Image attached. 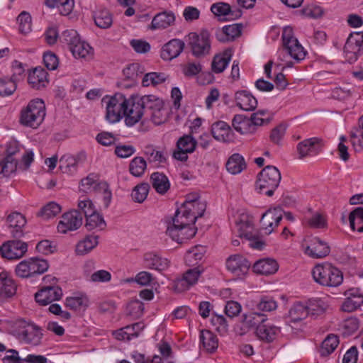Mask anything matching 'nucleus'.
<instances>
[{"label": "nucleus", "mask_w": 363, "mask_h": 363, "mask_svg": "<svg viewBox=\"0 0 363 363\" xmlns=\"http://www.w3.org/2000/svg\"><path fill=\"white\" fill-rule=\"evenodd\" d=\"M203 269L201 266L190 267L183 273V291L189 290L197 284Z\"/></svg>", "instance_id": "nucleus-37"}, {"label": "nucleus", "mask_w": 363, "mask_h": 363, "mask_svg": "<svg viewBox=\"0 0 363 363\" xmlns=\"http://www.w3.org/2000/svg\"><path fill=\"white\" fill-rule=\"evenodd\" d=\"M345 300L342 304L341 308L345 312H352L357 309L363 303V296L357 289H350L345 292Z\"/></svg>", "instance_id": "nucleus-22"}, {"label": "nucleus", "mask_w": 363, "mask_h": 363, "mask_svg": "<svg viewBox=\"0 0 363 363\" xmlns=\"http://www.w3.org/2000/svg\"><path fill=\"white\" fill-rule=\"evenodd\" d=\"M18 168V163L14 158L11 156H6L0 162V178L10 177Z\"/></svg>", "instance_id": "nucleus-47"}, {"label": "nucleus", "mask_w": 363, "mask_h": 363, "mask_svg": "<svg viewBox=\"0 0 363 363\" xmlns=\"http://www.w3.org/2000/svg\"><path fill=\"white\" fill-rule=\"evenodd\" d=\"M206 252V248L203 245H196L187 250L184 260L187 266L190 267H195L199 266V261L201 260Z\"/></svg>", "instance_id": "nucleus-36"}, {"label": "nucleus", "mask_w": 363, "mask_h": 363, "mask_svg": "<svg viewBox=\"0 0 363 363\" xmlns=\"http://www.w3.org/2000/svg\"><path fill=\"white\" fill-rule=\"evenodd\" d=\"M339 344L338 337L335 335L330 334L322 342L320 349V354L322 356H328L331 354Z\"/></svg>", "instance_id": "nucleus-55"}, {"label": "nucleus", "mask_w": 363, "mask_h": 363, "mask_svg": "<svg viewBox=\"0 0 363 363\" xmlns=\"http://www.w3.org/2000/svg\"><path fill=\"white\" fill-rule=\"evenodd\" d=\"M264 320H267L266 316L259 313H249L243 315L240 325V335L247 333L252 329L257 330Z\"/></svg>", "instance_id": "nucleus-20"}, {"label": "nucleus", "mask_w": 363, "mask_h": 363, "mask_svg": "<svg viewBox=\"0 0 363 363\" xmlns=\"http://www.w3.org/2000/svg\"><path fill=\"white\" fill-rule=\"evenodd\" d=\"M237 225L239 228L240 234L239 236L242 238H245L249 240L250 245L251 247L255 249L260 250L264 246V242L259 240L257 237L253 234L251 231L247 230L248 229L252 228V224L250 221L240 222L237 223Z\"/></svg>", "instance_id": "nucleus-24"}, {"label": "nucleus", "mask_w": 363, "mask_h": 363, "mask_svg": "<svg viewBox=\"0 0 363 363\" xmlns=\"http://www.w3.org/2000/svg\"><path fill=\"white\" fill-rule=\"evenodd\" d=\"M17 21L18 22L19 30L21 33L26 34L31 30L32 19L28 12H21L17 18Z\"/></svg>", "instance_id": "nucleus-62"}, {"label": "nucleus", "mask_w": 363, "mask_h": 363, "mask_svg": "<svg viewBox=\"0 0 363 363\" xmlns=\"http://www.w3.org/2000/svg\"><path fill=\"white\" fill-rule=\"evenodd\" d=\"M32 267L33 277L35 274H41L46 272L49 264L45 259L38 257L30 258Z\"/></svg>", "instance_id": "nucleus-64"}, {"label": "nucleus", "mask_w": 363, "mask_h": 363, "mask_svg": "<svg viewBox=\"0 0 363 363\" xmlns=\"http://www.w3.org/2000/svg\"><path fill=\"white\" fill-rule=\"evenodd\" d=\"M282 216L283 211L279 207L269 209L262 215L260 222L267 234L272 233L274 229L279 225Z\"/></svg>", "instance_id": "nucleus-16"}, {"label": "nucleus", "mask_w": 363, "mask_h": 363, "mask_svg": "<svg viewBox=\"0 0 363 363\" xmlns=\"http://www.w3.org/2000/svg\"><path fill=\"white\" fill-rule=\"evenodd\" d=\"M235 99L237 106L246 111H253L257 106L256 98L245 90L237 91L235 95Z\"/></svg>", "instance_id": "nucleus-26"}, {"label": "nucleus", "mask_w": 363, "mask_h": 363, "mask_svg": "<svg viewBox=\"0 0 363 363\" xmlns=\"http://www.w3.org/2000/svg\"><path fill=\"white\" fill-rule=\"evenodd\" d=\"M200 196L198 192L194 191L187 194L185 196V200L183 202V208H189L192 206L194 214L191 215V220H196L198 218L201 217L205 211V204L200 201Z\"/></svg>", "instance_id": "nucleus-21"}, {"label": "nucleus", "mask_w": 363, "mask_h": 363, "mask_svg": "<svg viewBox=\"0 0 363 363\" xmlns=\"http://www.w3.org/2000/svg\"><path fill=\"white\" fill-rule=\"evenodd\" d=\"M48 72L42 68H35L30 72L28 77V82L35 89H40L48 83Z\"/></svg>", "instance_id": "nucleus-30"}, {"label": "nucleus", "mask_w": 363, "mask_h": 363, "mask_svg": "<svg viewBox=\"0 0 363 363\" xmlns=\"http://www.w3.org/2000/svg\"><path fill=\"white\" fill-rule=\"evenodd\" d=\"M60 211L61 207L58 203L55 202H50L40 209L38 216L45 220H47L55 217L60 213Z\"/></svg>", "instance_id": "nucleus-58"}, {"label": "nucleus", "mask_w": 363, "mask_h": 363, "mask_svg": "<svg viewBox=\"0 0 363 363\" xmlns=\"http://www.w3.org/2000/svg\"><path fill=\"white\" fill-rule=\"evenodd\" d=\"M45 115L44 101L40 99H35L21 109L19 122L23 126L37 128L43 122Z\"/></svg>", "instance_id": "nucleus-1"}, {"label": "nucleus", "mask_w": 363, "mask_h": 363, "mask_svg": "<svg viewBox=\"0 0 363 363\" xmlns=\"http://www.w3.org/2000/svg\"><path fill=\"white\" fill-rule=\"evenodd\" d=\"M278 268L279 266L276 260L269 258L258 260L253 265V271L256 274L263 275L274 274Z\"/></svg>", "instance_id": "nucleus-32"}, {"label": "nucleus", "mask_w": 363, "mask_h": 363, "mask_svg": "<svg viewBox=\"0 0 363 363\" xmlns=\"http://www.w3.org/2000/svg\"><path fill=\"white\" fill-rule=\"evenodd\" d=\"M144 113V108L140 96H131L125 100L123 116L128 126H133L138 123Z\"/></svg>", "instance_id": "nucleus-7"}, {"label": "nucleus", "mask_w": 363, "mask_h": 363, "mask_svg": "<svg viewBox=\"0 0 363 363\" xmlns=\"http://www.w3.org/2000/svg\"><path fill=\"white\" fill-rule=\"evenodd\" d=\"M95 24L100 28H108L113 23L112 17L108 10L102 9L96 12L94 15Z\"/></svg>", "instance_id": "nucleus-51"}, {"label": "nucleus", "mask_w": 363, "mask_h": 363, "mask_svg": "<svg viewBox=\"0 0 363 363\" xmlns=\"http://www.w3.org/2000/svg\"><path fill=\"white\" fill-rule=\"evenodd\" d=\"M66 306L72 310H80L88 306L89 300L84 295L69 296L66 298Z\"/></svg>", "instance_id": "nucleus-53"}, {"label": "nucleus", "mask_w": 363, "mask_h": 363, "mask_svg": "<svg viewBox=\"0 0 363 363\" xmlns=\"http://www.w3.org/2000/svg\"><path fill=\"white\" fill-rule=\"evenodd\" d=\"M18 332V337L26 343L38 346L41 343L43 333L41 328L31 323L23 322Z\"/></svg>", "instance_id": "nucleus-10"}, {"label": "nucleus", "mask_w": 363, "mask_h": 363, "mask_svg": "<svg viewBox=\"0 0 363 363\" xmlns=\"http://www.w3.org/2000/svg\"><path fill=\"white\" fill-rule=\"evenodd\" d=\"M147 168L146 161L141 157H134L130 162L129 171L130 173L135 177H140L143 175Z\"/></svg>", "instance_id": "nucleus-50"}, {"label": "nucleus", "mask_w": 363, "mask_h": 363, "mask_svg": "<svg viewBox=\"0 0 363 363\" xmlns=\"http://www.w3.org/2000/svg\"><path fill=\"white\" fill-rule=\"evenodd\" d=\"M185 39L187 49L196 58H203L211 53V33L207 29L191 32Z\"/></svg>", "instance_id": "nucleus-2"}, {"label": "nucleus", "mask_w": 363, "mask_h": 363, "mask_svg": "<svg viewBox=\"0 0 363 363\" xmlns=\"http://www.w3.org/2000/svg\"><path fill=\"white\" fill-rule=\"evenodd\" d=\"M74 4V0H48L47 1L48 6L57 7L63 16H67L71 13Z\"/></svg>", "instance_id": "nucleus-52"}, {"label": "nucleus", "mask_w": 363, "mask_h": 363, "mask_svg": "<svg viewBox=\"0 0 363 363\" xmlns=\"http://www.w3.org/2000/svg\"><path fill=\"white\" fill-rule=\"evenodd\" d=\"M330 252L328 244L317 237L312 238L310 245L306 248V253L313 258L325 257Z\"/></svg>", "instance_id": "nucleus-19"}, {"label": "nucleus", "mask_w": 363, "mask_h": 363, "mask_svg": "<svg viewBox=\"0 0 363 363\" xmlns=\"http://www.w3.org/2000/svg\"><path fill=\"white\" fill-rule=\"evenodd\" d=\"M348 219L352 230L363 232V207H357L351 211Z\"/></svg>", "instance_id": "nucleus-46"}, {"label": "nucleus", "mask_w": 363, "mask_h": 363, "mask_svg": "<svg viewBox=\"0 0 363 363\" xmlns=\"http://www.w3.org/2000/svg\"><path fill=\"white\" fill-rule=\"evenodd\" d=\"M175 21L174 13L170 12H162L157 13L152 18L150 28L152 30L164 29L170 26Z\"/></svg>", "instance_id": "nucleus-35"}, {"label": "nucleus", "mask_w": 363, "mask_h": 363, "mask_svg": "<svg viewBox=\"0 0 363 363\" xmlns=\"http://www.w3.org/2000/svg\"><path fill=\"white\" fill-rule=\"evenodd\" d=\"M16 274L21 278H28L33 277L30 260L25 259L19 262L15 269Z\"/></svg>", "instance_id": "nucleus-63"}, {"label": "nucleus", "mask_w": 363, "mask_h": 363, "mask_svg": "<svg viewBox=\"0 0 363 363\" xmlns=\"http://www.w3.org/2000/svg\"><path fill=\"white\" fill-rule=\"evenodd\" d=\"M226 268L233 275L241 278L249 271L250 263L242 255L237 254L230 256L226 259Z\"/></svg>", "instance_id": "nucleus-14"}, {"label": "nucleus", "mask_w": 363, "mask_h": 363, "mask_svg": "<svg viewBox=\"0 0 363 363\" xmlns=\"http://www.w3.org/2000/svg\"><path fill=\"white\" fill-rule=\"evenodd\" d=\"M211 134L218 141L230 143L234 140V133L230 127L227 123L222 121L212 124Z\"/></svg>", "instance_id": "nucleus-18"}, {"label": "nucleus", "mask_w": 363, "mask_h": 363, "mask_svg": "<svg viewBox=\"0 0 363 363\" xmlns=\"http://www.w3.org/2000/svg\"><path fill=\"white\" fill-rule=\"evenodd\" d=\"M16 291V286L13 280L6 272L0 273V298H10Z\"/></svg>", "instance_id": "nucleus-34"}, {"label": "nucleus", "mask_w": 363, "mask_h": 363, "mask_svg": "<svg viewBox=\"0 0 363 363\" xmlns=\"http://www.w3.org/2000/svg\"><path fill=\"white\" fill-rule=\"evenodd\" d=\"M242 26L232 24L224 26L216 31V36L220 42L233 41L241 35Z\"/></svg>", "instance_id": "nucleus-27"}, {"label": "nucleus", "mask_w": 363, "mask_h": 363, "mask_svg": "<svg viewBox=\"0 0 363 363\" xmlns=\"http://www.w3.org/2000/svg\"><path fill=\"white\" fill-rule=\"evenodd\" d=\"M320 142L318 138H311L298 143L296 149L298 158L303 160L307 157L317 155L321 150L319 146Z\"/></svg>", "instance_id": "nucleus-17"}, {"label": "nucleus", "mask_w": 363, "mask_h": 363, "mask_svg": "<svg viewBox=\"0 0 363 363\" xmlns=\"http://www.w3.org/2000/svg\"><path fill=\"white\" fill-rule=\"evenodd\" d=\"M164 223L167 226L166 235L173 241L181 244L182 216H180L179 208H177L173 216L166 217Z\"/></svg>", "instance_id": "nucleus-13"}, {"label": "nucleus", "mask_w": 363, "mask_h": 363, "mask_svg": "<svg viewBox=\"0 0 363 363\" xmlns=\"http://www.w3.org/2000/svg\"><path fill=\"white\" fill-rule=\"evenodd\" d=\"M182 52V40L172 39L166 43L161 51V57L164 60L170 61L178 57Z\"/></svg>", "instance_id": "nucleus-31"}, {"label": "nucleus", "mask_w": 363, "mask_h": 363, "mask_svg": "<svg viewBox=\"0 0 363 363\" xmlns=\"http://www.w3.org/2000/svg\"><path fill=\"white\" fill-rule=\"evenodd\" d=\"M143 328V323H136L113 332V335L118 340H130L138 337Z\"/></svg>", "instance_id": "nucleus-25"}, {"label": "nucleus", "mask_w": 363, "mask_h": 363, "mask_svg": "<svg viewBox=\"0 0 363 363\" xmlns=\"http://www.w3.org/2000/svg\"><path fill=\"white\" fill-rule=\"evenodd\" d=\"M232 124L235 130L241 134L253 133L257 129L249 118H242L240 115L235 116Z\"/></svg>", "instance_id": "nucleus-38"}, {"label": "nucleus", "mask_w": 363, "mask_h": 363, "mask_svg": "<svg viewBox=\"0 0 363 363\" xmlns=\"http://www.w3.org/2000/svg\"><path fill=\"white\" fill-rule=\"evenodd\" d=\"M16 82L11 79L7 77L1 79L0 96H6L11 95L16 91Z\"/></svg>", "instance_id": "nucleus-61"}, {"label": "nucleus", "mask_w": 363, "mask_h": 363, "mask_svg": "<svg viewBox=\"0 0 363 363\" xmlns=\"http://www.w3.org/2000/svg\"><path fill=\"white\" fill-rule=\"evenodd\" d=\"M245 167L244 158L239 154L233 155L226 163L227 170L233 174L241 172Z\"/></svg>", "instance_id": "nucleus-45"}, {"label": "nucleus", "mask_w": 363, "mask_h": 363, "mask_svg": "<svg viewBox=\"0 0 363 363\" xmlns=\"http://www.w3.org/2000/svg\"><path fill=\"white\" fill-rule=\"evenodd\" d=\"M231 55L229 51L216 55L211 62V69L214 73H221L230 61Z\"/></svg>", "instance_id": "nucleus-41"}, {"label": "nucleus", "mask_w": 363, "mask_h": 363, "mask_svg": "<svg viewBox=\"0 0 363 363\" xmlns=\"http://www.w3.org/2000/svg\"><path fill=\"white\" fill-rule=\"evenodd\" d=\"M126 98L122 94L105 96L101 103L106 108L105 118L110 123L118 122L123 115Z\"/></svg>", "instance_id": "nucleus-6"}, {"label": "nucleus", "mask_w": 363, "mask_h": 363, "mask_svg": "<svg viewBox=\"0 0 363 363\" xmlns=\"http://www.w3.org/2000/svg\"><path fill=\"white\" fill-rule=\"evenodd\" d=\"M61 41L66 44L75 58L89 59L93 56L92 48L82 40L77 30H65L61 35Z\"/></svg>", "instance_id": "nucleus-4"}, {"label": "nucleus", "mask_w": 363, "mask_h": 363, "mask_svg": "<svg viewBox=\"0 0 363 363\" xmlns=\"http://www.w3.org/2000/svg\"><path fill=\"white\" fill-rule=\"evenodd\" d=\"M140 99L143 108H147L150 112L164 106L163 100L155 95H145Z\"/></svg>", "instance_id": "nucleus-49"}, {"label": "nucleus", "mask_w": 363, "mask_h": 363, "mask_svg": "<svg viewBox=\"0 0 363 363\" xmlns=\"http://www.w3.org/2000/svg\"><path fill=\"white\" fill-rule=\"evenodd\" d=\"M150 190L147 183H140L135 186L131 193V197L135 202L143 203L147 198Z\"/></svg>", "instance_id": "nucleus-57"}, {"label": "nucleus", "mask_w": 363, "mask_h": 363, "mask_svg": "<svg viewBox=\"0 0 363 363\" xmlns=\"http://www.w3.org/2000/svg\"><path fill=\"white\" fill-rule=\"evenodd\" d=\"M167 79V76L162 72H149L145 74L142 79L143 86H156L164 83Z\"/></svg>", "instance_id": "nucleus-48"}, {"label": "nucleus", "mask_w": 363, "mask_h": 363, "mask_svg": "<svg viewBox=\"0 0 363 363\" xmlns=\"http://www.w3.org/2000/svg\"><path fill=\"white\" fill-rule=\"evenodd\" d=\"M279 331V328L269 324L267 320H264V322L258 326L255 334L259 340L267 342H271L276 338Z\"/></svg>", "instance_id": "nucleus-28"}, {"label": "nucleus", "mask_w": 363, "mask_h": 363, "mask_svg": "<svg viewBox=\"0 0 363 363\" xmlns=\"http://www.w3.org/2000/svg\"><path fill=\"white\" fill-rule=\"evenodd\" d=\"M328 307L327 303L321 298L310 299L306 304L308 315L315 317L323 314Z\"/></svg>", "instance_id": "nucleus-44"}, {"label": "nucleus", "mask_w": 363, "mask_h": 363, "mask_svg": "<svg viewBox=\"0 0 363 363\" xmlns=\"http://www.w3.org/2000/svg\"><path fill=\"white\" fill-rule=\"evenodd\" d=\"M99 182V175L97 174L91 173L81 180V186L84 191H92L96 190Z\"/></svg>", "instance_id": "nucleus-60"}, {"label": "nucleus", "mask_w": 363, "mask_h": 363, "mask_svg": "<svg viewBox=\"0 0 363 363\" xmlns=\"http://www.w3.org/2000/svg\"><path fill=\"white\" fill-rule=\"evenodd\" d=\"M99 244V236L89 235L79 240L75 247V253L77 255L82 256L87 255L94 250Z\"/></svg>", "instance_id": "nucleus-29"}, {"label": "nucleus", "mask_w": 363, "mask_h": 363, "mask_svg": "<svg viewBox=\"0 0 363 363\" xmlns=\"http://www.w3.org/2000/svg\"><path fill=\"white\" fill-rule=\"evenodd\" d=\"M62 296V291L57 285H47L35 294V301L41 305H48L59 300Z\"/></svg>", "instance_id": "nucleus-15"}, {"label": "nucleus", "mask_w": 363, "mask_h": 363, "mask_svg": "<svg viewBox=\"0 0 363 363\" xmlns=\"http://www.w3.org/2000/svg\"><path fill=\"white\" fill-rule=\"evenodd\" d=\"M144 262L146 267L157 271H163L169 266V262L167 259L162 258L153 252L145 254Z\"/></svg>", "instance_id": "nucleus-33"}, {"label": "nucleus", "mask_w": 363, "mask_h": 363, "mask_svg": "<svg viewBox=\"0 0 363 363\" xmlns=\"http://www.w3.org/2000/svg\"><path fill=\"white\" fill-rule=\"evenodd\" d=\"M284 49L297 62H300L306 57V52L298 40H294L292 43L285 46Z\"/></svg>", "instance_id": "nucleus-54"}, {"label": "nucleus", "mask_w": 363, "mask_h": 363, "mask_svg": "<svg viewBox=\"0 0 363 363\" xmlns=\"http://www.w3.org/2000/svg\"><path fill=\"white\" fill-rule=\"evenodd\" d=\"M350 140L356 151L363 150V128L358 125L354 127L350 132Z\"/></svg>", "instance_id": "nucleus-59"}, {"label": "nucleus", "mask_w": 363, "mask_h": 363, "mask_svg": "<svg viewBox=\"0 0 363 363\" xmlns=\"http://www.w3.org/2000/svg\"><path fill=\"white\" fill-rule=\"evenodd\" d=\"M82 220L79 211L73 210L65 213L57 224V231L60 233L66 234L68 232L77 230L82 226Z\"/></svg>", "instance_id": "nucleus-8"}, {"label": "nucleus", "mask_w": 363, "mask_h": 363, "mask_svg": "<svg viewBox=\"0 0 363 363\" xmlns=\"http://www.w3.org/2000/svg\"><path fill=\"white\" fill-rule=\"evenodd\" d=\"M200 340L203 348L208 352H214L218 347V340L216 335L210 330H202L200 335Z\"/></svg>", "instance_id": "nucleus-40"}, {"label": "nucleus", "mask_w": 363, "mask_h": 363, "mask_svg": "<svg viewBox=\"0 0 363 363\" xmlns=\"http://www.w3.org/2000/svg\"><path fill=\"white\" fill-rule=\"evenodd\" d=\"M27 250V243L19 240L8 241L0 247L1 256L7 259H20L23 257Z\"/></svg>", "instance_id": "nucleus-9"}, {"label": "nucleus", "mask_w": 363, "mask_h": 363, "mask_svg": "<svg viewBox=\"0 0 363 363\" xmlns=\"http://www.w3.org/2000/svg\"><path fill=\"white\" fill-rule=\"evenodd\" d=\"M150 180L153 188L160 194H164L170 187V183L167 177L162 173H152Z\"/></svg>", "instance_id": "nucleus-39"}, {"label": "nucleus", "mask_w": 363, "mask_h": 363, "mask_svg": "<svg viewBox=\"0 0 363 363\" xmlns=\"http://www.w3.org/2000/svg\"><path fill=\"white\" fill-rule=\"evenodd\" d=\"M85 217L86 227L88 230H102L106 226V223L103 216L99 213H97L96 211L86 216Z\"/></svg>", "instance_id": "nucleus-43"}, {"label": "nucleus", "mask_w": 363, "mask_h": 363, "mask_svg": "<svg viewBox=\"0 0 363 363\" xmlns=\"http://www.w3.org/2000/svg\"><path fill=\"white\" fill-rule=\"evenodd\" d=\"M281 177L279 170L274 166L265 167L259 174L256 187L259 194L272 196L279 186Z\"/></svg>", "instance_id": "nucleus-5"}, {"label": "nucleus", "mask_w": 363, "mask_h": 363, "mask_svg": "<svg viewBox=\"0 0 363 363\" xmlns=\"http://www.w3.org/2000/svg\"><path fill=\"white\" fill-rule=\"evenodd\" d=\"M312 275L315 282L324 286L336 287L343 281L342 272L330 263L317 264L312 270Z\"/></svg>", "instance_id": "nucleus-3"}, {"label": "nucleus", "mask_w": 363, "mask_h": 363, "mask_svg": "<svg viewBox=\"0 0 363 363\" xmlns=\"http://www.w3.org/2000/svg\"><path fill=\"white\" fill-rule=\"evenodd\" d=\"M11 233L14 238H21L23 235V228L26 223L24 216L18 212H13L7 217Z\"/></svg>", "instance_id": "nucleus-23"}, {"label": "nucleus", "mask_w": 363, "mask_h": 363, "mask_svg": "<svg viewBox=\"0 0 363 363\" xmlns=\"http://www.w3.org/2000/svg\"><path fill=\"white\" fill-rule=\"evenodd\" d=\"M363 43V34L360 32L352 33L344 47V52L348 62L352 63L357 60Z\"/></svg>", "instance_id": "nucleus-11"}, {"label": "nucleus", "mask_w": 363, "mask_h": 363, "mask_svg": "<svg viewBox=\"0 0 363 363\" xmlns=\"http://www.w3.org/2000/svg\"><path fill=\"white\" fill-rule=\"evenodd\" d=\"M143 67L138 63H133L123 70V76L131 82L137 81L138 77L143 73Z\"/></svg>", "instance_id": "nucleus-56"}, {"label": "nucleus", "mask_w": 363, "mask_h": 363, "mask_svg": "<svg viewBox=\"0 0 363 363\" xmlns=\"http://www.w3.org/2000/svg\"><path fill=\"white\" fill-rule=\"evenodd\" d=\"M308 315V311L306 305L301 303H295L289 311V318L290 323H297L301 322Z\"/></svg>", "instance_id": "nucleus-42"}, {"label": "nucleus", "mask_w": 363, "mask_h": 363, "mask_svg": "<svg viewBox=\"0 0 363 363\" xmlns=\"http://www.w3.org/2000/svg\"><path fill=\"white\" fill-rule=\"evenodd\" d=\"M86 155L80 152L74 155H65L60 160V169L63 173L73 174L77 172L78 167L84 163Z\"/></svg>", "instance_id": "nucleus-12"}]
</instances>
